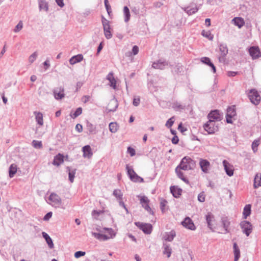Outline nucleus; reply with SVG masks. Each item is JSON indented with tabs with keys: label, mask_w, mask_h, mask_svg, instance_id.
Wrapping results in <instances>:
<instances>
[{
	"label": "nucleus",
	"mask_w": 261,
	"mask_h": 261,
	"mask_svg": "<svg viewBox=\"0 0 261 261\" xmlns=\"http://www.w3.org/2000/svg\"><path fill=\"white\" fill-rule=\"evenodd\" d=\"M171 249L167 245H164L163 254L166 255L168 258L170 257L171 254Z\"/></svg>",
	"instance_id": "37"
},
{
	"label": "nucleus",
	"mask_w": 261,
	"mask_h": 261,
	"mask_svg": "<svg viewBox=\"0 0 261 261\" xmlns=\"http://www.w3.org/2000/svg\"><path fill=\"white\" fill-rule=\"evenodd\" d=\"M119 205L121 206H122L125 210L127 212H128V210L126 208L124 202L122 201V200H119Z\"/></svg>",
	"instance_id": "61"
},
{
	"label": "nucleus",
	"mask_w": 261,
	"mask_h": 261,
	"mask_svg": "<svg viewBox=\"0 0 261 261\" xmlns=\"http://www.w3.org/2000/svg\"><path fill=\"white\" fill-rule=\"evenodd\" d=\"M64 156L61 153L57 154L54 159L53 164L57 167H59L64 162Z\"/></svg>",
	"instance_id": "17"
},
{
	"label": "nucleus",
	"mask_w": 261,
	"mask_h": 261,
	"mask_svg": "<svg viewBox=\"0 0 261 261\" xmlns=\"http://www.w3.org/2000/svg\"><path fill=\"white\" fill-rule=\"evenodd\" d=\"M199 165L202 171L205 173L208 172L210 166V163L208 161L201 159L200 160Z\"/></svg>",
	"instance_id": "19"
},
{
	"label": "nucleus",
	"mask_w": 261,
	"mask_h": 261,
	"mask_svg": "<svg viewBox=\"0 0 261 261\" xmlns=\"http://www.w3.org/2000/svg\"><path fill=\"white\" fill-rule=\"evenodd\" d=\"M259 145V140H255L253 142L252 144V149L254 152H255L257 150V147Z\"/></svg>",
	"instance_id": "45"
},
{
	"label": "nucleus",
	"mask_w": 261,
	"mask_h": 261,
	"mask_svg": "<svg viewBox=\"0 0 261 261\" xmlns=\"http://www.w3.org/2000/svg\"><path fill=\"white\" fill-rule=\"evenodd\" d=\"M241 226L243 230V232L247 236H248L252 232V226L249 222L246 221H243L241 223Z\"/></svg>",
	"instance_id": "13"
},
{
	"label": "nucleus",
	"mask_w": 261,
	"mask_h": 261,
	"mask_svg": "<svg viewBox=\"0 0 261 261\" xmlns=\"http://www.w3.org/2000/svg\"><path fill=\"white\" fill-rule=\"evenodd\" d=\"M222 223L224 225V227L226 229V227L228 226L229 222L226 220H222Z\"/></svg>",
	"instance_id": "62"
},
{
	"label": "nucleus",
	"mask_w": 261,
	"mask_h": 261,
	"mask_svg": "<svg viewBox=\"0 0 261 261\" xmlns=\"http://www.w3.org/2000/svg\"><path fill=\"white\" fill-rule=\"evenodd\" d=\"M75 129L78 132L81 133L83 130V126L81 124H77L75 126Z\"/></svg>",
	"instance_id": "60"
},
{
	"label": "nucleus",
	"mask_w": 261,
	"mask_h": 261,
	"mask_svg": "<svg viewBox=\"0 0 261 261\" xmlns=\"http://www.w3.org/2000/svg\"><path fill=\"white\" fill-rule=\"evenodd\" d=\"M181 225L187 229L195 230L196 228L192 220L189 217L185 218L183 221L181 222Z\"/></svg>",
	"instance_id": "10"
},
{
	"label": "nucleus",
	"mask_w": 261,
	"mask_h": 261,
	"mask_svg": "<svg viewBox=\"0 0 261 261\" xmlns=\"http://www.w3.org/2000/svg\"><path fill=\"white\" fill-rule=\"evenodd\" d=\"M36 120L37 123L41 126L43 124V115L40 112H35Z\"/></svg>",
	"instance_id": "34"
},
{
	"label": "nucleus",
	"mask_w": 261,
	"mask_h": 261,
	"mask_svg": "<svg viewBox=\"0 0 261 261\" xmlns=\"http://www.w3.org/2000/svg\"><path fill=\"white\" fill-rule=\"evenodd\" d=\"M136 225L138 226L142 231L147 234H149L152 231V225L149 224H139V223H136Z\"/></svg>",
	"instance_id": "18"
},
{
	"label": "nucleus",
	"mask_w": 261,
	"mask_h": 261,
	"mask_svg": "<svg viewBox=\"0 0 261 261\" xmlns=\"http://www.w3.org/2000/svg\"><path fill=\"white\" fill-rule=\"evenodd\" d=\"M127 151L131 156H134L135 154V149L130 147H128Z\"/></svg>",
	"instance_id": "56"
},
{
	"label": "nucleus",
	"mask_w": 261,
	"mask_h": 261,
	"mask_svg": "<svg viewBox=\"0 0 261 261\" xmlns=\"http://www.w3.org/2000/svg\"><path fill=\"white\" fill-rule=\"evenodd\" d=\"M249 51L250 55L252 57L253 59H257L261 57V53L258 47H251L250 48Z\"/></svg>",
	"instance_id": "15"
},
{
	"label": "nucleus",
	"mask_w": 261,
	"mask_h": 261,
	"mask_svg": "<svg viewBox=\"0 0 261 261\" xmlns=\"http://www.w3.org/2000/svg\"><path fill=\"white\" fill-rule=\"evenodd\" d=\"M51 216H52V213L49 212L45 215L43 219H44V220H45V221L48 220L51 217Z\"/></svg>",
	"instance_id": "58"
},
{
	"label": "nucleus",
	"mask_w": 261,
	"mask_h": 261,
	"mask_svg": "<svg viewBox=\"0 0 261 261\" xmlns=\"http://www.w3.org/2000/svg\"><path fill=\"white\" fill-rule=\"evenodd\" d=\"M39 8L40 10L47 11L48 10L47 4L45 2L41 1L39 3Z\"/></svg>",
	"instance_id": "42"
},
{
	"label": "nucleus",
	"mask_w": 261,
	"mask_h": 261,
	"mask_svg": "<svg viewBox=\"0 0 261 261\" xmlns=\"http://www.w3.org/2000/svg\"><path fill=\"white\" fill-rule=\"evenodd\" d=\"M82 108H78L76 109V110L75 111V112H74V113L72 115H71V116L73 118H75L76 117H77V116L80 115L82 114Z\"/></svg>",
	"instance_id": "46"
},
{
	"label": "nucleus",
	"mask_w": 261,
	"mask_h": 261,
	"mask_svg": "<svg viewBox=\"0 0 261 261\" xmlns=\"http://www.w3.org/2000/svg\"><path fill=\"white\" fill-rule=\"evenodd\" d=\"M233 253H234V261H238L240 257V250L236 243H233Z\"/></svg>",
	"instance_id": "25"
},
{
	"label": "nucleus",
	"mask_w": 261,
	"mask_h": 261,
	"mask_svg": "<svg viewBox=\"0 0 261 261\" xmlns=\"http://www.w3.org/2000/svg\"><path fill=\"white\" fill-rule=\"evenodd\" d=\"M174 122V117H171V118H170L166 122L165 125L168 127V128H170L171 127L173 123Z\"/></svg>",
	"instance_id": "48"
},
{
	"label": "nucleus",
	"mask_w": 261,
	"mask_h": 261,
	"mask_svg": "<svg viewBox=\"0 0 261 261\" xmlns=\"http://www.w3.org/2000/svg\"><path fill=\"white\" fill-rule=\"evenodd\" d=\"M104 212H105V211H103V210H101V211L93 210L92 212V216L94 219H98L99 216L100 215L104 213Z\"/></svg>",
	"instance_id": "40"
},
{
	"label": "nucleus",
	"mask_w": 261,
	"mask_h": 261,
	"mask_svg": "<svg viewBox=\"0 0 261 261\" xmlns=\"http://www.w3.org/2000/svg\"><path fill=\"white\" fill-rule=\"evenodd\" d=\"M172 142L173 144H176L178 142V138L177 137L175 136L174 137L172 140Z\"/></svg>",
	"instance_id": "63"
},
{
	"label": "nucleus",
	"mask_w": 261,
	"mask_h": 261,
	"mask_svg": "<svg viewBox=\"0 0 261 261\" xmlns=\"http://www.w3.org/2000/svg\"><path fill=\"white\" fill-rule=\"evenodd\" d=\"M178 129L181 133H184V132L187 130L186 127L183 126L182 123H180L178 126Z\"/></svg>",
	"instance_id": "53"
},
{
	"label": "nucleus",
	"mask_w": 261,
	"mask_h": 261,
	"mask_svg": "<svg viewBox=\"0 0 261 261\" xmlns=\"http://www.w3.org/2000/svg\"><path fill=\"white\" fill-rule=\"evenodd\" d=\"M201 62L207 65L208 66L212 68V70L214 73H215L216 69L214 65L211 62V60L208 57H202L201 58Z\"/></svg>",
	"instance_id": "26"
},
{
	"label": "nucleus",
	"mask_w": 261,
	"mask_h": 261,
	"mask_svg": "<svg viewBox=\"0 0 261 261\" xmlns=\"http://www.w3.org/2000/svg\"><path fill=\"white\" fill-rule=\"evenodd\" d=\"M203 128L209 134H214L218 130V127L215 122L208 120L204 124Z\"/></svg>",
	"instance_id": "6"
},
{
	"label": "nucleus",
	"mask_w": 261,
	"mask_h": 261,
	"mask_svg": "<svg viewBox=\"0 0 261 261\" xmlns=\"http://www.w3.org/2000/svg\"><path fill=\"white\" fill-rule=\"evenodd\" d=\"M176 235L174 231H171L169 232L166 233L164 236V239L165 241H172Z\"/></svg>",
	"instance_id": "31"
},
{
	"label": "nucleus",
	"mask_w": 261,
	"mask_h": 261,
	"mask_svg": "<svg viewBox=\"0 0 261 261\" xmlns=\"http://www.w3.org/2000/svg\"><path fill=\"white\" fill-rule=\"evenodd\" d=\"M118 106V101L115 99H111L107 107V110L108 112H114L116 110Z\"/></svg>",
	"instance_id": "16"
},
{
	"label": "nucleus",
	"mask_w": 261,
	"mask_h": 261,
	"mask_svg": "<svg viewBox=\"0 0 261 261\" xmlns=\"http://www.w3.org/2000/svg\"><path fill=\"white\" fill-rule=\"evenodd\" d=\"M223 164L225 170L226 174L229 176H231L233 174L234 168L232 165L229 164L227 161L224 160L223 161Z\"/></svg>",
	"instance_id": "14"
},
{
	"label": "nucleus",
	"mask_w": 261,
	"mask_h": 261,
	"mask_svg": "<svg viewBox=\"0 0 261 261\" xmlns=\"http://www.w3.org/2000/svg\"><path fill=\"white\" fill-rule=\"evenodd\" d=\"M220 50L221 51L222 56H225L228 53L227 48L225 46L222 45L220 46Z\"/></svg>",
	"instance_id": "50"
},
{
	"label": "nucleus",
	"mask_w": 261,
	"mask_h": 261,
	"mask_svg": "<svg viewBox=\"0 0 261 261\" xmlns=\"http://www.w3.org/2000/svg\"><path fill=\"white\" fill-rule=\"evenodd\" d=\"M83 60V56L82 54H79L71 58L69 60V63L71 65H74L81 62Z\"/></svg>",
	"instance_id": "24"
},
{
	"label": "nucleus",
	"mask_w": 261,
	"mask_h": 261,
	"mask_svg": "<svg viewBox=\"0 0 261 261\" xmlns=\"http://www.w3.org/2000/svg\"><path fill=\"white\" fill-rule=\"evenodd\" d=\"M202 35L207 38L208 39L210 40H213V35L211 34V33L210 32V31H203L202 32Z\"/></svg>",
	"instance_id": "41"
},
{
	"label": "nucleus",
	"mask_w": 261,
	"mask_h": 261,
	"mask_svg": "<svg viewBox=\"0 0 261 261\" xmlns=\"http://www.w3.org/2000/svg\"><path fill=\"white\" fill-rule=\"evenodd\" d=\"M140 102V98L139 96H136L133 99V105L135 107L139 106Z\"/></svg>",
	"instance_id": "52"
},
{
	"label": "nucleus",
	"mask_w": 261,
	"mask_h": 261,
	"mask_svg": "<svg viewBox=\"0 0 261 261\" xmlns=\"http://www.w3.org/2000/svg\"><path fill=\"white\" fill-rule=\"evenodd\" d=\"M208 120L216 122L221 120V115L218 110L211 111L208 115Z\"/></svg>",
	"instance_id": "12"
},
{
	"label": "nucleus",
	"mask_w": 261,
	"mask_h": 261,
	"mask_svg": "<svg viewBox=\"0 0 261 261\" xmlns=\"http://www.w3.org/2000/svg\"><path fill=\"white\" fill-rule=\"evenodd\" d=\"M118 128V124L116 122H111L109 124V130L112 133L117 132Z\"/></svg>",
	"instance_id": "35"
},
{
	"label": "nucleus",
	"mask_w": 261,
	"mask_h": 261,
	"mask_svg": "<svg viewBox=\"0 0 261 261\" xmlns=\"http://www.w3.org/2000/svg\"><path fill=\"white\" fill-rule=\"evenodd\" d=\"M17 169L18 167L16 164H12L11 165L9 170V176L10 178L14 177L17 171Z\"/></svg>",
	"instance_id": "30"
},
{
	"label": "nucleus",
	"mask_w": 261,
	"mask_h": 261,
	"mask_svg": "<svg viewBox=\"0 0 261 261\" xmlns=\"http://www.w3.org/2000/svg\"><path fill=\"white\" fill-rule=\"evenodd\" d=\"M83 152V156L85 158L90 159L92 155L93 152L91 147L89 145H86L82 148Z\"/></svg>",
	"instance_id": "20"
},
{
	"label": "nucleus",
	"mask_w": 261,
	"mask_h": 261,
	"mask_svg": "<svg viewBox=\"0 0 261 261\" xmlns=\"http://www.w3.org/2000/svg\"><path fill=\"white\" fill-rule=\"evenodd\" d=\"M37 56V54L36 52L32 54L29 58V61L30 63H32L36 59Z\"/></svg>",
	"instance_id": "51"
},
{
	"label": "nucleus",
	"mask_w": 261,
	"mask_h": 261,
	"mask_svg": "<svg viewBox=\"0 0 261 261\" xmlns=\"http://www.w3.org/2000/svg\"><path fill=\"white\" fill-rule=\"evenodd\" d=\"M54 94L56 99H61L64 97V89L62 88H57L54 90Z\"/></svg>",
	"instance_id": "22"
},
{
	"label": "nucleus",
	"mask_w": 261,
	"mask_h": 261,
	"mask_svg": "<svg viewBox=\"0 0 261 261\" xmlns=\"http://www.w3.org/2000/svg\"><path fill=\"white\" fill-rule=\"evenodd\" d=\"M42 236L43 238L45 239L46 242L48 245L49 248H53L54 247V244L50 237L44 232L42 233Z\"/></svg>",
	"instance_id": "33"
},
{
	"label": "nucleus",
	"mask_w": 261,
	"mask_h": 261,
	"mask_svg": "<svg viewBox=\"0 0 261 261\" xmlns=\"http://www.w3.org/2000/svg\"><path fill=\"white\" fill-rule=\"evenodd\" d=\"M177 167L184 170H192L195 167V163L190 158L185 157Z\"/></svg>",
	"instance_id": "2"
},
{
	"label": "nucleus",
	"mask_w": 261,
	"mask_h": 261,
	"mask_svg": "<svg viewBox=\"0 0 261 261\" xmlns=\"http://www.w3.org/2000/svg\"><path fill=\"white\" fill-rule=\"evenodd\" d=\"M105 5L106 7V8L107 10V12L109 14H110L111 12V7L110 5L109 4L108 0H105Z\"/></svg>",
	"instance_id": "55"
},
{
	"label": "nucleus",
	"mask_w": 261,
	"mask_h": 261,
	"mask_svg": "<svg viewBox=\"0 0 261 261\" xmlns=\"http://www.w3.org/2000/svg\"><path fill=\"white\" fill-rule=\"evenodd\" d=\"M181 170H182V169H180V168L178 167H176L175 169V172L177 174V176L185 182L189 184V180L185 177L184 173H183V172L181 171Z\"/></svg>",
	"instance_id": "28"
},
{
	"label": "nucleus",
	"mask_w": 261,
	"mask_h": 261,
	"mask_svg": "<svg viewBox=\"0 0 261 261\" xmlns=\"http://www.w3.org/2000/svg\"><path fill=\"white\" fill-rule=\"evenodd\" d=\"M126 170L127 174L132 181L137 182H142L143 181V179L138 176L134 170L128 165H126Z\"/></svg>",
	"instance_id": "5"
},
{
	"label": "nucleus",
	"mask_w": 261,
	"mask_h": 261,
	"mask_svg": "<svg viewBox=\"0 0 261 261\" xmlns=\"http://www.w3.org/2000/svg\"><path fill=\"white\" fill-rule=\"evenodd\" d=\"M132 51L134 55H137L139 52V47L137 45H135L133 48Z\"/></svg>",
	"instance_id": "59"
},
{
	"label": "nucleus",
	"mask_w": 261,
	"mask_h": 261,
	"mask_svg": "<svg viewBox=\"0 0 261 261\" xmlns=\"http://www.w3.org/2000/svg\"><path fill=\"white\" fill-rule=\"evenodd\" d=\"M170 191L174 197H179L182 193V189L177 186H173L170 187Z\"/></svg>",
	"instance_id": "21"
},
{
	"label": "nucleus",
	"mask_w": 261,
	"mask_h": 261,
	"mask_svg": "<svg viewBox=\"0 0 261 261\" xmlns=\"http://www.w3.org/2000/svg\"><path fill=\"white\" fill-rule=\"evenodd\" d=\"M32 145L35 148H41L42 147V142L40 141L33 140Z\"/></svg>",
	"instance_id": "44"
},
{
	"label": "nucleus",
	"mask_w": 261,
	"mask_h": 261,
	"mask_svg": "<svg viewBox=\"0 0 261 261\" xmlns=\"http://www.w3.org/2000/svg\"><path fill=\"white\" fill-rule=\"evenodd\" d=\"M259 187H261V173H257L254 178V188L256 189Z\"/></svg>",
	"instance_id": "27"
},
{
	"label": "nucleus",
	"mask_w": 261,
	"mask_h": 261,
	"mask_svg": "<svg viewBox=\"0 0 261 261\" xmlns=\"http://www.w3.org/2000/svg\"><path fill=\"white\" fill-rule=\"evenodd\" d=\"M246 92L251 103L256 106L260 103L261 96L256 89H252Z\"/></svg>",
	"instance_id": "3"
},
{
	"label": "nucleus",
	"mask_w": 261,
	"mask_h": 261,
	"mask_svg": "<svg viewBox=\"0 0 261 261\" xmlns=\"http://www.w3.org/2000/svg\"><path fill=\"white\" fill-rule=\"evenodd\" d=\"M167 204V201L164 199H162L160 201V207L163 213H165L166 211V206Z\"/></svg>",
	"instance_id": "39"
},
{
	"label": "nucleus",
	"mask_w": 261,
	"mask_h": 261,
	"mask_svg": "<svg viewBox=\"0 0 261 261\" xmlns=\"http://www.w3.org/2000/svg\"><path fill=\"white\" fill-rule=\"evenodd\" d=\"M205 195L204 192H201L199 193L198 196V200L201 202H204L205 201Z\"/></svg>",
	"instance_id": "47"
},
{
	"label": "nucleus",
	"mask_w": 261,
	"mask_h": 261,
	"mask_svg": "<svg viewBox=\"0 0 261 261\" xmlns=\"http://www.w3.org/2000/svg\"><path fill=\"white\" fill-rule=\"evenodd\" d=\"M198 10V9L195 7H193L192 8H190V7H187L186 9H185V11L187 12V13L189 14V15H192L195 13H196Z\"/></svg>",
	"instance_id": "43"
},
{
	"label": "nucleus",
	"mask_w": 261,
	"mask_h": 261,
	"mask_svg": "<svg viewBox=\"0 0 261 261\" xmlns=\"http://www.w3.org/2000/svg\"><path fill=\"white\" fill-rule=\"evenodd\" d=\"M23 27V23L21 21H19V23L17 24V25L15 28L14 31L15 32H18L20 31Z\"/></svg>",
	"instance_id": "49"
},
{
	"label": "nucleus",
	"mask_w": 261,
	"mask_h": 261,
	"mask_svg": "<svg viewBox=\"0 0 261 261\" xmlns=\"http://www.w3.org/2000/svg\"><path fill=\"white\" fill-rule=\"evenodd\" d=\"M232 22L239 28H241L245 24L244 19L240 17H234L232 20Z\"/></svg>",
	"instance_id": "23"
},
{
	"label": "nucleus",
	"mask_w": 261,
	"mask_h": 261,
	"mask_svg": "<svg viewBox=\"0 0 261 261\" xmlns=\"http://www.w3.org/2000/svg\"><path fill=\"white\" fill-rule=\"evenodd\" d=\"M56 1L59 6L62 7L64 6L63 0H56Z\"/></svg>",
	"instance_id": "64"
},
{
	"label": "nucleus",
	"mask_w": 261,
	"mask_h": 261,
	"mask_svg": "<svg viewBox=\"0 0 261 261\" xmlns=\"http://www.w3.org/2000/svg\"><path fill=\"white\" fill-rule=\"evenodd\" d=\"M237 115L236 108L234 106L229 107L227 109L226 116V122L228 123H232V118Z\"/></svg>",
	"instance_id": "8"
},
{
	"label": "nucleus",
	"mask_w": 261,
	"mask_h": 261,
	"mask_svg": "<svg viewBox=\"0 0 261 261\" xmlns=\"http://www.w3.org/2000/svg\"><path fill=\"white\" fill-rule=\"evenodd\" d=\"M206 220L208 227L211 229L215 230L218 228V225L216 222L214 216L211 213H208L206 215Z\"/></svg>",
	"instance_id": "7"
},
{
	"label": "nucleus",
	"mask_w": 261,
	"mask_h": 261,
	"mask_svg": "<svg viewBox=\"0 0 261 261\" xmlns=\"http://www.w3.org/2000/svg\"><path fill=\"white\" fill-rule=\"evenodd\" d=\"M251 213V205L247 204L245 206L243 210V217L244 219H246L248 216L250 215Z\"/></svg>",
	"instance_id": "32"
},
{
	"label": "nucleus",
	"mask_w": 261,
	"mask_h": 261,
	"mask_svg": "<svg viewBox=\"0 0 261 261\" xmlns=\"http://www.w3.org/2000/svg\"><path fill=\"white\" fill-rule=\"evenodd\" d=\"M49 204L55 207H59L62 200L60 197L55 193H51L49 197Z\"/></svg>",
	"instance_id": "9"
},
{
	"label": "nucleus",
	"mask_w": 261,
	"mask_h": 261,
	"mask_svg": "<svg viewBox=\"0 0 261 261\" xmlns=\"http://www.w3.org/2000/svg\"><path fill=\"white\" fill-rule=\"evenodd\" d=\"M140 203L146 211H147L150 214H153V211L148 204L149 200L147 197L145 196H140Z\"/></svg>",
	"instance_id": "11"
},
{
	"label": "nucleus",
	"mask_w": 261,
	"mask_h": 261,
	"mask_svg": "<svg viewBox=\"0 0 261 261\" xmlns=\"http://www.w3.org/2000/svg\"><path fill=\"white\" fill-rule=\"evenodd\" d=\"M113 195L118 200H122L123 194L120 190H114L113 191Z\"/></svg>",
	"instance_id": "36"
},
{
	"label": "nucleus",
	"mask_w": 261,
	"mask_h": 261,
	"mask_svg": "<svg viewBox=\"0 0 261 261\" xmlns=\"http://www.w3.org/2000/svg\"><path fill=\"white\" fill-rule=\"evenodd\" d=\"M74 172H71L70 171L69 172V180L72 182L74 180Z\"/></svg>",
	"instance_id": "57"
},
{
	"label": "nucleus",
	"mask_w": 261,
	"mask_h": 261,
	"mask_svg": "<svg viewBox=\"0 0 261 261\" xmlns=\"http://www.w3.org/2000/svg\"><path fill=\"white\" fill-rule=\"evenodd\" d=\"M102 23L105 37L108 39L111 38L112 37V29L110 27V21L104 17H102Z\"/></svg>",
	"instance_id": "4"
},
{
	"label": "nucleus",
	"mask_w": 261,
	"mask_h": 261,
	"mask_svg": "<svg viewBox=\"0 0 261 261\" xmlns=\"http://www.w3.org/2000/svg\"><path fill=\"white\" fill-rule=\"evenodd\" d=\"M108 80L109 81L110 83V86L112 87L114 89L116 88V81L114 77L113 73H109L107 77Z\"/></svg>",
	"instance_id": "29"
},
{
	"label": "nucleus",
	"mask_w": 261,
	"mask_h": 261,
	"mask_svg": "<svg viewBox=\"0 0 261 261\" xmlns=\"http://www.w3.org/2000/svg\"><path fill=\"white\" fill-rule=\"evenodd\" d=\"M85 252L79 251L74 253V257L75 258H79L81 256H84L85 255Z\"/></svg>",
	"instance_id": "54"
},
{
	"label": "nucleus",
	"mask_w": 261,
	"mask_h": 261,
	"mask_svg": "<svg viewBox=\"0 0 261 261\" xmlns=\"http://www.w3.org/2000/svg\"><path fill=\"white\" fill-rule=\"evenodd\" d=\"M103 230L108 231L109 235H105V234H101L99 233L93 232L92 235L97 239L100 241H106L109 239H113L115 236V232L112 228H104Z\"/></svg>",
	"instance_id": "1"
},
{
	"label": "nucleus",
	"mask_w": 261,
	"mask_h": 261,
	"mask_svg": "<svg viewBox=\"0 0 261 261\" xmlns=\"http://www.w3.org/2000/svg\"><path fill=\"white\" fill-rule=\"evenodd\" d=\"M123 13L125 16V21H128L129 20V19H130V15L129 9L127 7L125 6L124 7Z\"/></svg>",
	"instance_id": "38"
}]
</instances>
